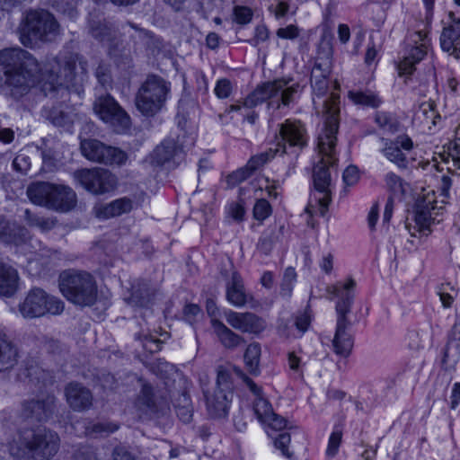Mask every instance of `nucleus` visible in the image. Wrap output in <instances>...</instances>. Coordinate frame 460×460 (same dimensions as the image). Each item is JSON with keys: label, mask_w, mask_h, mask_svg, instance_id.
Segmentation results:
<instances>
[{"label": "nucleus", "mask_w": 460, "mask_h": 460, "mask_svg": "<svg viewBox=\"0 0 460 460\" xmlns=\"http://www.w3.org/2000/svg\"><path fill=\"white\" fill-rule=\"evenodd\" d=\"M48 66L49 68L43 73L37 59L21 48L0 51V75L4 77L7 93L15 100L27 95L43 81L41 90L47 94L58 86L75 84L77 78L83 81L87 73V62L74 53L53 58Z\"/></svg>", "instance_id": "1"}, {"label": "nucleus", "mask_w": 460, "mask_h": 460, "mask_svg": "<svg viewBox=\"0 0 460 460\" xmlns=\"http://www.w3.org/2000/svg\"><path fill=\"white\" fill-rule=\"evenodd\" d=\"M330 109L325 125L318 136L317 149L321 160L314 166L313 173L314 199L319 205V214L322 217L326 214L332 200V178L329 170L330 167L335 165L338 160L336 157V135L339 130V123L335 115V106L332 105Z\"/></svg>", "instance_id": "2"}, {"label": "nucleus", "mask_w": 460, "mask_h": 460, "mask_svg": "<svg viewBox=\"0 0 460 460\" xmlns=\"http://www.w3.org/2000/svg\"><path fill=\"white\" fill-rule=\"evenodd\" d=\"M290 81L277 79L260 84L242 103L231 104L226 112L239 111L243 107L252 109L265 101H268V109L273 111L288 108L294 102L299 88L297 84H289Z\"/></svg>", "instance_id": "3"}, {"label": "nucleus", "mask_w": 460, "mask_h": 460, "mask_svg": "<svg viewBox=\"0 0 460 460\" xmlns=\"http://www.w3.org/2000/svg\"><path fill=\"white\" fill-rule=\"evenodd\" d=\"M355 287V280L349 279L344 284L339 282L328 288V293L339 298L335 306L337 323L332 345L334 352L342 357H348L353 348L352 336L348 332L351 325L348 314L350 313L353 304Z\"/></svg>", "instance_id": "4"}, {"label": "nucleus", "mask_w": 460, "mask_h": 460, "mask_svg": "<svg viewBox=\"0 0 460 460\" xmlns=\"http://www.w3.org/2000/svg\"><path fill=\"white\" fill-rule=\"evenodd\" d=\"M60 439L58 435L47 429L25 432L19 437L18 442L9 446L10 454L22 460H49L58 451Z\"/></svg>", "instance_id": "5"}, {"label": "nucleus", "mask_w": 460, "mask_h": 460, "mask_svg": "<svg viewBox=\"0 0 460 460\" xmlns=\"http://www.w3.org/2000/svg\"><path fill=\"white\" fill-rule=\"evenodd\" d=\"M58 286L62 295L75 305L90 306L97 298L94 278L87 271L67 270L59 275Z\"/></svg>", "instance_id": "6"}, {"label": "nucleus", "mask_w": 460, "mask_h": 460, "mask_svg": "<svg viewBox=\"0 0 460 460\" xmlns=\"http://www.w3.org/2000/svg\"><path fill=\"white\" fill-rule=\"evenodd\" d=\"M170 95L171 83L160 75H149L136 93L135 105L143 116L154 117L165 107Z\"/></svg>", "instance_id": "7"}, {"label": "nucleus", "mask_w": 460, "mask_h": 460, "mask_svg": "<svg viewBox=\"0 0 460 460\" xmlns=\"http://www.w3.org/2000/svg\"><path fill=\"white\" fill-rule=\"evenodd\" d=\"M59 34V24L48 11L30 12L21 29L20 40L25 47L32 48L38 40L52 41Z\"/></svg>", "instance_id": "8"}, {"label": "nucleus", "mask_w": 460, "mask_h": 460, "mask_svg": "<svg viewBox=\"0 0 460 460\" xmlns=\"http://www.w3.org/2000/svg\"><path fill=\"white\" fill-rule=\"evenodd\" d=\"M65 308L64 302L48 294L40 288L28 291L23 301L19 305V312L24 318H38L46 314L58 315Z\"/></svg>", "instance_id": "9"}, {"label": "nucleus", "mask_w": 460, "mask_h": 460, "mask_svg": "<svg viewBox=\"0 0 460 460\" xmlns=\"http://www.w3.org/2000/svg\"><path fill=\"white\" fill-rule=\"evenodd\" d=\"M275 139L281 155L288 154V149H290L296 159L298 152L308 146L309 135L305 124L300 119H287L278 125Z\"/></svg>", "instance_id": "10"}, {"label": "nucleus", "mask_w": 460, "mask_h": 460, "mask_svg": "<svg viewBox=\"0 0 460 460\" xmlns=\"http://www.w3.org/2000/svg\"><path fill=\"white\" fill-rule=\"evenodd\" d=\"M195 144V136L181 130L176 137H169L158 145L150 155V163L162 166L167 163H179L186 150Z\"/></svg>", "instance_id": "11"}, {"label": "nucleus", "mask_w": 460, "mask_h": 460, "mask_svg": "<svg viewBox=\"0 0 460 460\" xmlns=\"http://www.w3.org/2000/svg\"><path fill=\"white\" fill-rule=\"evenodd\" d=\"M93 110L116 133L124 134L130 129V116L111 95L105 94L96 98Z\"/></svg>", "instance_id": "12"}, {"label": "nucleus", "mask_w": 460, "mask_h": 460, "mask_svg": "<svg viewBox=\"0 0 460 460\" xmlns=\"http://www.w3.org/2000/svg\"><path fill=\"white\" fill-rule=\"evenodd\" d=\"M430 45L427 31L420 30L408 33L405 39V55L398 65L400 75H411L415 65L427 56Z\"/></svg>", "instance_id": "13"}, {"label": "nucleus", "mask_w": 460, "mask_h": 460, "mask_svg": "<svg viewBox=\"0 0 460 460\" xmlns=\"http://www.w3.org/2000/svg\"><path fill=\"white\" fill-rule=\"evenodd\" d=\"M330 75V69L328 66L323 67L321 63H315L311 73V87L313 90V103L314 108L318 110L320 107L323 109V112L325 117L324 123L327 120V116L330 114L329 110L332 106H335L338 123L340 108H339V96L332 93L328 98L324 99L322 102H318L317 99L323 98L328 92L329 89V80L328 76Z\"/></svg>", "instance_id": "14"}, {"label": "nucleus", "mask_w": 460, "mask_h": 460, "mask_svg": "<svg viewBox=\"0 0 460 460\" xmlns=\"http://www.w3.org/2000/svg\"><path fill=\"white\" fill-rule=\"evenodd\" d=\"M82 155L89 161L106 165H123L128 155L123 150L107 146L100 140L88 138L81 141Z\"/></svg>", "instance_id": "15"}, {"label": "nucleus", "mask_w": 460, "mask_h": 460, "mask_svg": "<svg viewBox=\"0 0 460 460\" xmlns=\"http://www.w3.org/2000/svg\"><path fill=\"white\" fill-rule=\"evenodd\" d=\"M74 178L86 190L93 194H104L113 190L118 183L117 177L102 168L81 169L74 172Z\"/></svg>", "instance_id": "16"}, {"label": "nucleus", "mask_w": 460, "mask_h": 460, "mask_svg": "<svg viewBox=\"0 0 460 460\" xmlns=\"http://www.w3.org/2000/svg\"><path fill=\"white\" fill-rule=\"evenodd\" d=\"M444 206L438 205L435 199V193L428 194L416 205L415 223L420 232L430 231L431 224L439 223L443 215Z\"/></svg>", "instance_id": "17"}, {"label": "nucleus", "mask_w": 460, "mask_h": 460, "mask_svg": "<svg viewBox=\"0 0 460 460\" xmlns=\"http://www.w3.org/2000/svg\"><path fill=\"white\" fill-rule=\"evenodd\" d=\"M224 316L227 323L234 329L243 333L259 335L266 329V321L251 312H235L233 310H226Z\"/></svg>", "instance_id": "18"}, {"label": "nucleus", "mask_w": 460, "mask_h": 460, "mask_svg": "<svg viewBox=\"0 0 460 460\" xmlns=\"http://www.w3.org/2000/svg\"><path fill=\"white\" fill-rule=\"evenodd\" d=\"M55 401L51 394L41 399L24 401L22 404L21 417L31 422L47 421L54 412Z\"/></svg>", "instance_id": "19"}, {"label": "nucleus", "mask_w": 460, "mask_h": 460, "mask_svg": "<svg viewBox=\"0 0 460 460\" xmlns=\"http://www.w3.org/2000/svg\"><path fill=\"white\" fill-rule=\"evenodd\" d=\"M412 147L413 142L411 138L407 135H400L394 140H386L382 153L399 169L404 170L408 168L409 161L402 150L410 151Z\"/></svg>", "instance_id": "20"}, {"label": "nucleus", "mask_w": 460, "mask_h": 460, "mask_svg": "<svg viewBox=\"0 0 460 460\" xmlns=\"http://www.w3.org/2000/svg\"><path fill=\"white\" fill-rule=\"evenodd\" d=\"M448 18L449 22L440 35V47L443 51L460 58V18H456L453 13H449Z\"/></svg>", "instance_id": "21"}, {"label": "nucleus", "mask_w": 460, "mask_h": 460, "mask_svg": "<svg viewBox=\"0 0 460 460\" xmlns=\"http://www.w3.org/2000/svg\"><path fill=\"white\" fill-rule=\"evenodd\" d=\"M89 33L110 50L118 45L119 31L113 23L105 19L92 18L89 21Z\"/></svg>", "instance_id": "22"}, {"label": "nucleus", "mask_w": 460, "mask_h": 460, "mask_svg": "<svg viewBox=\"0 0 460 460\" xmlns=\"http://www.w3.org/2000/svg\"><path fill=\"white\" fill-rule=\"evenodd\" d=\"M208 415L214 419L225 418L228 415L233 395L215 389L212 393L204 392Z\"/></svg>", "instance_id": "23"}, {"label": "nucleus", "mask_w": 460, "mask_h": 460, "mask_svg": "<svg viewBox=\"0 0 460 460\" xmlns=\"http://www.w3.org/2000/svg\"><path fill=\"white\" fill-rule=\"evenodd\" d=\"M65 394L67 403L75 411H85L93 404L91 391L78 383L68 384Z\"/></svg>", "instance_id": "24"}, {"label": "nucleus", "mask_w": 460, "mask_h": 460, "mask_svg": "<svg viewBox=\"0 0 460 460\" xmlns=\"http://www.w3.org/2000/svg\"><path fill=\"white\" fill-rule=\"evenodd\" d=\"M226 300L235 307H243L252 299V296L246 292L241 275L233 271L231 277L226 284Z\"/></svg>", "instance_id": "25"}, {"label": "nucleus", "mask_w": 460, "mask_h": 460, "mask_svg": "<svg viewBox=\"0 0 460 460\" xmlns=\"http://www.w3.org/2000/svg\"><path fill=\"white\" fill-rule=\"evenodd\" d=\"M20 358L17 345L0 329V373L13 368Z\"/></svg>", "instance_id": "26"}, {"label": "nucleus", "mask_w": 460, "mask_h": 460, "mask_svg": "<svg viewBox=\"0 0 460 460\" xmlns=\"http://www.w3.org/2000/svg\"><path fill=\"white\" fill-rule=\"evenodd\" d=\"M0 240L5 243L22 246L26 244L31 238L25 227L0 218Z\"/></svg>", "instance_id": "27"}, {"label": "nucleus", "mask_w": 460, "mask_h": 460, "mask_svg": "<svg viewBox=\"0 0 460 460\" xmlns=\"http://www.w3.org/2000/svg\"><path fill=\"white\" fill-rule=\"evenodd\" d=\"M49 201V208L63 212L69 211L76 204V194L68 186L54 184Z\"/></svg>", "instance_id": "28"}, {"label": "nucleus", "mask_w": 460, "mask_h": 460, "mask_svg": "<svg viewBox=\"0 0 460 460\" xmlns=\"http://www.w3.org/2000/svg\"><path fill=\"white\" fill-rule=\"evenodd\" d=\"M435 106V103L430 101L421 102L413 115V124L423 130H431L441 119Z\"/></svg>", "instance_id": "29"}, {"label": "nucleus", "mask_w": 460, "mask_h": 460, "mask_svg": "<svg viewBox=\"0 0 460 460\" xmlns=\"http://www.w3.org/2000/svg\"><path fill=\"white\" fill-rule=\"evenodd\" d=\"M460 358V324H455L443 350L442 367H454Z\"/></svg>", "instance_id": "30"}, {"label": "nucleus", "mask_w": 460, "mask_h": 460, "mask_svg": "<svg viewBox=\"0 0 460 460\" xmlns=\"http://www.w3.org/2000/svg\"><path fill=\"white\" fill-rule=\"evenodd\" d=\"M211 326L221 344L228 349H234L244 342V339L229 329L218 319H211Z\"/></svg>", "instance_id": "31"}, {"label": "nucleus", "mask_w": 460, "mask_h": 460, "mask_svg": "<svg viewBox=\"0 0 460 460\" xmlns=\"http://www.w3.org/2000/svg\"><path fill=\"white\" fill-rule=\"evenodd\" d=\"M132 209L133 200L129 198L123 197L99 207L96 210V215L100 218L107 219L129 213Z\"/></svg>", "instance_id": "32"}, {"label": "nucleus", "mask_w": 460, "mask_h": 460, "mask_svg": "<svg viewBox=\"0 0 460 460\" xmlns=\"http://www.w3.org/2000/svg\"><path fill=\"white\" fill-rule=\"evenodd\" d=\"M18 281L17 270L0 261V296H12L18 288Z\"/></svg>", "instance_id": "33"}, {"label": "nucleus", "mask_w": 460, "mask_h": 460, "mask_svg": "<svg viewBox=\"0 0 460 460\" xmlns=\"http://www.w3.org/2000/svg\"><path fill=\"white\" fill-rule=\"evenodd\" d=\"M54 184L39 181L31 184L27 189V196L30 200L40 206L49 208L50 197L53 194Z\"/></svg>", "instance_id": "34"}, {"label": "nucleus", "mask_w": 460, "mask_h": 460, "mask_svg": "<svg viewBox=\"0 0 460 460\" xmlns=\"http://www.w3.org/2000/svg\"><path fill=\"white\" fill-rule=\"evenodd\" d=\"M283 226H270L263 231L257 243V250L264 255H269L275 244L279 243L283 234Z\"/></svg>", "instance_id": "35"}, {"label": "nucleus", "mask_w": 460, "mask_h": 460, "mask_svg": "<svg viewBox=\"0 0 460 460\" xmlns=\"http://www.w3.org/2000/svg\"><path fill=\"white\" fill-rule=\"evenodd\" d=\"M73 460H98L95 450L89 446H83L76 449ZM113 460H136L130 453L122 447H116L113 451Z\"/></svg>", "instance_id": "36"}, {"label": "nucleus", "mask_w": 460, "mask_h": 460, "mask_svg": "<svg viewBox=\"0 0 460 460\" xmlns=\"http://www.w3.org/2000/svg\"><path fill=\"white\" fill-rule=\"evenodd\" d=\"M155 296L154 289L149 284L143 281L138 283L137 287H133V292L128 298V302L134 305L145 307L153 300Z\"/></svg>", "instance_id": "37"}, {"label": "nucleus", "mask_w": 460, "mask_h": 460, "mask_svg": "<svg viewBox=\"0 0 460 460\" xmlns=\"http://www.w3.org/2000/svg\"><path fill=\"white\" fill-rule=\"evenodd\" d=\"M261 349L258 342H252L248 345L243 355V360L247 371L254 376L261 373L260 370V358Z\"/></svg>", "instance_id": "38"}, {"label": "nucleus", "mask_w": 460, "mask_h": 460, "mask_svg": "<svg viewBox=\"0 0 460 460\" xmlns=\"http://www.w3.org/2000/svg\"><path fill=\"white\" fill-rule=\"evenodd\" d=\"M349 98L357 105L377 108L382 103V100L373 92L367 91H349Z\"/></svg>", "instance_id": "39"}, {"label": "nucleus", "mask_w": 460, "mask_h": 460, "mask_svg": "<svg viewBox=\"0 0 460 460\" xmlns=\"http://www.w3.org/2000/svg\"><path fill=\"white\" fill-rule=\"evenodd\" d=\"M451 164L448 171L460 175V125L456 129V137L448 146Z\"/></svg>", "instance_id": "40"}, {"label": "nucleus", "mask_w": 460, "mask_h": 460, "mask_svg": "<svg viewBox=\"0 0 460 460\" xmlns=\"http://www.w3.org/2000/svg\"><path fill=\"white\" fill-rule=\"evenodd\" d=\"M216 389L233 395V378L229 368L219 366L217 368Z\"/></svg>", "instance_id": "41"}, {"label": "nucleus", "mask_w": 460, "mask_h": 460, "mask_svg": "<svg viewBox=\"0 0 460 460\" xmlns=\"http://www.w3.org/2000/svg\"><path fill=\"white\" fill-rule=\"evenodd\" d=\"M279 153H280V151L276 147L275 149L270 148L264 152L252 155L247 162L248 168H251L254 172L273 159Z\"/></svg>", "instance_id": "42"}, {"label": "nucleus", "mask_w": 460, "mask_h": 460, "mask_svg": "<svg viewBox=\"0 0 460 460\" xmlns=\"http://www.w3.org/2000/svg\"><path fill=\"white\" fill-rule=\"evenodd\" d=\"M252 409L258 420L262 423L266 419L273 416V410L270 402L263 396L254 399Z\"/></svg>", "instance_id": "43"}, {"label": "nucleus", "mask_w": 460, "mask_h": 460, "mask_svg": "<svg viewBox=\"0 0 460 460\" xmlns=\"http://www.w3.org/2000/svg\"><path fill=\"white\" fill-rule=\"evenodd\" d=\"M135 337L141 342L143 349L150 353L158 352L162 348V341L155 338L149 332L136 333Z\"/></svg>", "instance_id": "44"}, {"label": "nucleus", "mask_w": 460, "mask_h": 460, "mask_svg": "<svg viewBox=\"0 0 460 460\" xmlns=\"http://www.w3.org/2000/svg\"><path fill=\"white\" fill-rule=\"evenodd\" d=\"M296 280V273L294 268L288 267L285 270L280 284V295L288 297L291 296L294 283Z\"/></svg>", "instance_id": "45"}, {"label": "nucleus", "mask_w": 460, "mask_h": 460, "mask_svg": "<svg viewBox=\"0 0 460 460\" xmlns=\"http://www.w3.org/2000/svg\"><path fill=\"white\" fill-rule=\"evenodd\" d=\"M312 321L311 312L305 309L303 312H298L294 316V325L298 337H301L309 328Z\"/></svg>", "instance_id": "46"}, {"label": "nucleus", "mask_w": 460, "mask_h": 460, "mask_svg": "<svg viewBox=\"0 0 460 460\" xmlns=\"http://www.w3.org/2000/svg\"><path fill=\"white\" fill-rule=\"evenodd\" d=\"M342 439V428L341 425H335L329 438L326 455L333 457L338 453Z\"/></svg>", "instance_id": "47"}, {"label": "nucleus", "mask_w": 460, "mask_h": 460, "mask_svg": "<svg viewBox=\"0 0 460 460\" xmlns=\"http://www.w3.org/2000/svg\"><path fill=\"white\" fill-rule=\"evenodd\" d=\"M271 214H272V208L267 199H260L255 202L253 209H252V215L256 220H258L260 222H263Z\"/></svg>", "instance_id": "48"}, {"label": "nucleus", "mask_w": 460, "mask_h": 460, "mask_svg": "<svg viewBox=\"0 0 460 460\" xmlns=\"http://www.w3.org/2000/svg\"><path fill=\"white\" fill-rule=\"evenodd\" d=\"M53 6L58 12L66 15L70 19H74L77 16L75 0H57Z\"/></svg>", "instance_id": "49"}, {"label": "nucleus", "mask_w": 460, "mask_h": 460, "mask_svg": "<svg viewBox=\"0 0 460 460\" xmlns=\"http://www.w3.org/2000/svg\"><path fill=\"white\" fill-rule=\"evenodd\" d=\"M270 39V31L265 24H258L254 28L253 37L247 40L253 47H259Z\"/></svg>", "instance_id": "50"}, {"label": "nucleus", "mask_w": 460, "mask_h": 460, "mask_svg": "<svg viewBox=\"0 0 460 460\" xmlns=\"http://www.w3.org/2000/svg\"><path fill=\"white\" fill-rule=\"evenodd\" d=\"M119 429V426L115 423L111 422H99L93 424L91 427H87L85 430V434L93 435V434H111L116 431Z\"/></svg>", "instance_id": "51"}, {"label": "nucleus", "mask_w": 460, "mask_h": 460, "mask_svg": "<svg viewBox=\"0 0 460 460\" xmlns=\"http://www.w3.org/2000/svg\"><path fill=\"white\" fill-rule=\"evenodd\" d=\"M233 92V84L227 78L218 79L214 88V93L218 99L228 98Z\"/></svg>", "instance_id": "52"}, {"label": "nucleus", "mask_w": 460, "mask_h": 460, "mask_svg": "<svg viewBox=\"0 0 460 460\" xmlns=\"http://www.w3.org/2000/svg\"><path fill=\"white\" fill-rule=\"evenodd\" d=\"M233 14L234 21L242 25L249 23L252 21L253 15L251 8L240 5L234 7Z\"/></svg>", "instance_id": "53"}, {"label": "nucleus", "mask_w": 460, "mask_h": 460, "mask_svg": "<svg viewBox=\"0 0 460 460\" xmlns=\"http://www.w3.org/2000/svg\"><path fill=\"white\" fill-rule=\"evenodd\" d=\"M252 173L253 172L251 168H248V164H246L245 166L229 174L227 177V181L231 185H236L248 179Z\"/></svg>", "instance_id": "54"}, {"label": "nucleus", "mask_w": 460, "mask_h": 460, "mask_svg": "<svg viewBox=\"0 0 460 460\" xmlns=\"http://www.w3.org/2000/svg\"><path fill=\"white\" fill-rule=\"evenodd\" d=\"M273 438L276 448L279 449L284 456L291 458L292 454L288 449L291 440L290 435L288 432H282Z\"/></svg>", "instance_id": "55"}, {"label": "nucleus", "mask_w": 460, "mask_h": 460, "mask_svg": "<svg viewBox=\"0 0 460 460\" xmlns=\"http://www.w3.org/2000/svg\"><path fill=\"white\" fill-rule=\"evenodd\" d=\"M196 93L202 97H205L208 92V80L206 75L200 71L196 70L194 72Z\"/></svg>", "instance_id": "56"}, {"label": "nucleus", "mask_w": 460, "mask_h": 460, "mask_svg": "<svg viewBox=\"0 0 460 460\" xmlns=\"http://www.w3.org/2000/svg\"><path fill=\"white\" fill-rule=\"evenodd\" d=\"M95 76L99 84L106 87L111 82V75L109 65L105 63H100L95 69Z\"/></svg>", "instance_id": "57"}, {"label": "nucleus", "mask_w": 460, "mask_h": 460, "mask_svg": "<svg viewBox=\"0 0 460 460\" xmlns=\"http://www.w3.org/2000/svg\"><path fill=\"white\" fill-rule=\"evenodd\" d=\"M234 371L243 379V383L246 385L250 392L253 394L254 399L263 396L262 389L261 386H259L255 382H253V380H252L244 373H243L241 369L234 368Z\"/></svg>", "instance_id": "58"}, {"label": "nucleus", "mask_w": 460, "mask_h": 460, "mask_svg": "<svg viewBox=\"0 0 460 460\" xmlns=\"http://www.w3.org/2000/svg\"><path fill=\"white\" fill-rule=\"evenodd\" d=\"M262 424L266 425L267 428L272 431H280L286 428L287 420L273 411V416L266 419L264 421H262Z\"/></svg>", "instance_id": "59"}, {"label": "nucleus", "mask_w": 460, "mask_h": 460, "mask_svg": "<svg viewBox=\"0 0 460 460\" xmlns=\"http://www.w3.org/2000/svg\"><path fill=\"white\" fill-rule=\"evenodd\" d=\"M452 186V179L447 175H443L440 179L438 184V191L442 199L440 201L441 205H445L447 203V199H449V190Z\"/></svg>", "instance_id": "60"}, {"label": "nucleus", "mask_w": 460, "mask_h": 460, "mask_svg": "<svg viewBox=\"0 0 460 460\" xmlns=\"http://www.w3.org/2000/svg\"><path fill=\"white\" fill-rule=\"evenodd\" d=\"M385 181L386 187L392 191V192H400L402 190V180L400 176L395 174L394 172H388L385 176Z\"/></svg>", "instance_id": "61"}, {"label": "nucleus", "mask_w": 460, "mask_h": 460, "mask_svg": "<svg viewBox=\"0 0 460 460\" xmlns=\"http://www.w3.org/2000/svg\"><path fill=\"white\" fill-rule=\"evenodd\" d=\"M294 322L280 320L278 325V333L284 338H298L296 330L293 329Z\"/></svg>", "instance_id": "62"}, {"label": "nucleus", "mask_w": 460, "mask_h": 460, "mask_svg": "<svg viewBox=\"0 0 460 460\" xmlns=\"http://www.w3.org/2000/svg\"><path fill=\"white\" fill-rule=\"evenodd\" d=\"M183 400L186 402V404L182 406H176V413L179 419L183 423H189L192 420V407L188 402L189 399L186 395H183Z\"/></svg>", "instance_id": "63"}, {"label": "nucleus", "mask_w": 460, "mask_h": 460, "mask_svg": "<svg viewBox=\"0 0 460 460\" xmlns=\"http://www.w3.org/2000/svg\"><path fill=\"white\" fill-rule=\"evenodd\" d=\"M13 167L21 173H27L31 167V159L23 154H19L13 161Z\"/></svg>", "instance_id": "64"}]
</instances>
